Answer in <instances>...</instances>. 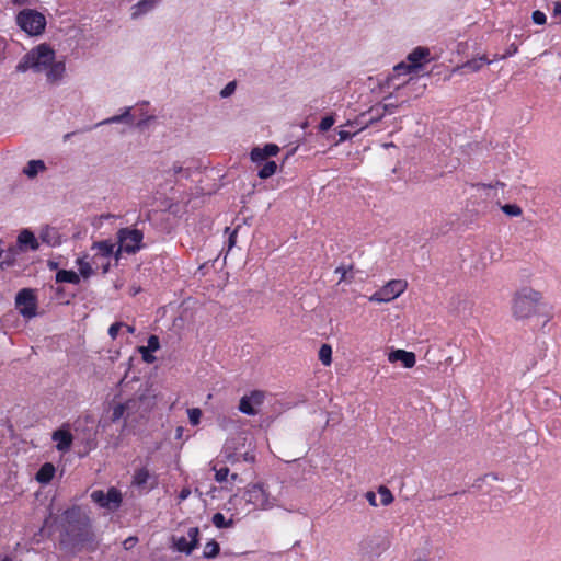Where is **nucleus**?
Wrapping results in <instances>:
<instances>
[{"instance_id":"48","label":"nucleus","mask_w":561,"mask_h":561,"mask_svg":"<svg viewBox=\"0 0 561 561\" xmlns=\"http://www.w3.org/2000/svg\"><path fill=\"white\" fill-rule=\"evenodd\" d=\"M516 51H517V46L515 44H512L510 49L506 51V54H503L501 56L495 55L493 60L505 59L508 56H512L513 54H515Z\"/></svg>"},{"instance_id":"41","label":"nucleus","mask_w":561,"mask_h":561,"mask_svg":"<svg viewBox=\"0 0 561 561\" xmlns=\"http://www.w3.org/2000/svg\"><path fill=\"white\" fill-rule=\"evenodd\" d=\"M334 117L333 116H325L321 119L320 124H319V130L320 131H327L329 130L333 124H334Z\"/></svg>"},{"instance_id":"34","label":"nucleus","mask_w":561,"mask_h":561,"mask_svg":"<svg viewBox=\"0 0 561 561\" xmlns=\"http://www.w3.org/2000/svg\"><path fill=\"white\" fill-rule=\"evenodd\" d=\"M412 71H414V69H411L409 64L401 62L393 68V75L390 78V80H393L394 78L400 77L401 75H409Z\"/></svg>"},{"instance_id":"24","label":"nucleus","mask_w":561,"mask_h":561,"mask_svg":"<svg viewBox=\"0 0 561 561\" xmlns=\"http://www.w3.org/2000/svg\"><path fill=\"white\" fill-rule=\"evenodd\" d=\"M57 283H69V284H79L80 277L73 271L60 270L56 274Z\"/></svg>"},{"instance_id":"11","label":"nucleus","mask_w":561,"mask_h":561,"mask_svg":"<svg viewBox=\"0 0 561 561\" xmlns=\"http://www.w3.org/2000/svg\"><path fill=\"white\" fill-rule=\"evenodd\" d=\"M15 302L23 317L32 318L36 314V298L31 289L20 290L16 295Z\"/></svg>"},{"instance_id":"16","label":"nucleus","mask_w":561,"mask_h":561,"mask_svg":"<svg viewBox=\"0 0 561 561\" xmlns=\"http://www.w3.org/2000/svg\"><path fill=\"white\" fill-rule=\"evenodd\" d=\"M390 363L401 362L404 368H412L416 363V357L413 352L404 350H394L388 354Z\"/></svg>"},{"instance_id":"21","label":"nucleus","mask_w":561,"mask_h":561,"mask_svg":"<svg viewBox=\"0 0 561 561\" xmlns=\"http://www.w3.org/2000/svg\"><path fill=\"white\" fill-rule=\"evenodd\" d=\"M55 472V466L51 462H45L36 472L35 480L41 484H48L53 480Z\"/></svg>"},{"instance_id":"19","label":"nucleus","mask_w":561,"mask_h":561,"mask_svg":"<svg viewBox=\"0 0 561 561\" xmlns=\"http://www.w3.org/2000/svg\"><path fill=\"white\" fill-rule=\"evenodd\" d=\"M428 56V48L419 46L408 55L407 59L411 69L417 70L422 66V60L426 59Z\"/></svg>"},{"instance_id":"6","label":"nucleus","mask_w":561,"mask_h":561,"mask_svg":"<svg viewBox=\"0 0 561 561\" xmlns=\"http://www.w3.org/2000/svg\"><path fill=\"white\" fill-rule=\"evenodd\" d=\"M389 547V537L382 533L368 535L359 542L360 554L369 561L380 557Z\"/></svg>"},{"instance_id":"37","label":"nucleus","mask_w":561,"mask_h":561,"mask_svg":"<svg viewBox=\"0 0 561 561\" xmlns=\"http://www.w3.org/2000/svg\"><path fill=\"white\" fill-rule=\"evenodd\" d=\"M213 470L215 471V480L219 483L227 480L229 476V468L228 467H221L219 469L216 468V465L213 466Z\"/></svg>"},{"instance_id":"59","label":"nucleus","mask_w":561,"mask_h":561,"mask_svg":"<svg viewBox=\"0 0 561 561\" xmlns=\"http://www.w3.org/2000/svg\"><path fill=\"white\" fill-rule=\"evenodd\" d=\"M151 118H152V117H148L147 119L140 121V122L137 124V126H138V127L144 126V125L146 124V122H147L148 119H151Z\"/></svg>"},{"instance_id":"1","label":"nucleus","mask_w":561,"mask_h":561,"mask_svg":"<svg viewBox=\"0 0 561 561\" xmlns=\"http://www.w3.org/2000/svg\"><path fill=\"white\" fill-rule=\"evenodd\" d=\"M15 70L35 73L44 72L49 83L59 82L66 72L65 61H56L55 50L46 43H42L28 50L18 62Z\"/></svg>"},{"instance_id":"4","label":"nucleus","mask_w":561,"mask_h":561,"mask_svg":"<svg viewBox=\"0 0 561 561\" xmlns=\"http://www.w3.org/2000/svg\"><path fill=\"white\" fill-rule=\"evenodd\" d=\"M243 500L251 505L253 510L267 511L277 504V499L272 496L263 483H252L247 485L243 492Z\"/></svg>"},{"instance_id":"28","label":"nucleus","mask_w":561,"mask_h":561,"mask_svg":"<svg viewBox=\"0 0 561 561\" xmlns=\"http://www.w3.org/2000/svg\"><path fill=\"white\" fill-rule=\"evenodd\" d=\"M277 171V164L275 161H267L263 164V167L260 169L257 175L260 179H268L272 175H274Z\"/></svg>"},{"instance_id":"56","label":"nucleus","mask_w":561,"mask_h":561,"mask_svg":"<svg viewBox=\"0 0 561 561\" xmlns=\"http://www.w3.org/2000/svg\"><path fill=\"white\" fill-rule=\"evenodd\" d=\"M236 239H237V230H233L230 236H229V239H228V243H229V248L231 249L234 243H236Z\"/></svg>"},{"instance_id":"10","label":"nucleus","mask_w":561,"mask_h":561,"mask_svg":"<svg viewBox=\"0 0 561 561\" xmlns=\"http://www.w3.org/2000/svg\"><path fill=\"white\" fill-rule=\"evenodd\" d=\"M91 499L101 507L110 511L117 510L122 504V493L118 489L112 486L105 493L102 490H96L91 493Z\"/></svg>"},{"instance_id":"52","label":"nucleus","mask_w":561,"mask_h":561,"mask_svg":"<svg viewBox=\"0 0 561 561\" xmlns=\"http://www.w3.org/2000/svg\"><path fill=\"white\" fill-rule=\"evenodd\" d=\"M383 108H385V112H387L389 114H393V113H396L398 105L392 104V103H387L383 105Z\"/></svg>"},{"instance_id":"40","label":"nucleus","mask_w":561,"mask_h":561,"mask_svg":"<svg viewBox=\"0 0 561 561\" xmlns=\"http://www.w3.org/2000/svg\"><path fill=\"white\" fill-rule=\"evenodd\" d=\"M146 351L156 352L160 348V341L157 335H150L147 341V345L144 346Z\"/></svg>"},{"instance_id":"30","label":"nucleus","mask_w":561,"mask_h":561,"mask_svg":"<svg viewBox=\"0 0 561 561\" xmlns=\"http://www.w3.org/2000/svg\"><path fill=\"white\" fill-rule=\"evenodd\" d=\"M319 359L325 366L332 362V348L329 344H323L319 350Z\"/></svg>"},{"instance_id":"54","label":"nucleus","mask_w":561,"mask_h":561,"mask_svg":"<svg viewBox=\"0 0 561 561\" xmlns=\"http://www.w3.org/2000/svg\"><path fill=\"white\" fill-rule=\"evenodd\" d=\"M553 16H561V1H557L553 4Z\"/></svg>"},{"instance_id":"12","label":"nucleus","mask_w":561,"mask_h":561,"mask_svg":"<svg viewBox=\"0 0 561 561\" xmlns=\"http://www.w3.org/2000/svg\"><path fill=\"white\" fill-rule=\"evenodd\" d=\"M114 247L115 244L108 240L95 242L93 244V249L96 250V253L93 257V263L98 265L99 261H101L103 273L108 271L111 257L114 253Z\"/></svg>"},{"instance_id":"33","label":"nucleus","mask_w":561,"mask_h":561,"mask_svg":"<svg viewBox=\"0 0 561 561\" xmlns=\"http://www.w3.org/2000/svg\"><path fill=\"white\" fill-rule=\"evenodd\" d=\"M502 211L512 217H518L523 214L522 208L516 204H505L501 207Z\"/></svg>"},{"instance_id":"23","label":"nucleus","mask_w":561,"mask_h":561,"mask_svg":"<svg viewBox=\"0 0 561 561\" xmlns=\"http://www.w3.org/2000/svg\"><path fill=\"white\" fill-rule=\"evenodd\" d=\"M46 169L43 160H30L23 172L28 178H35L39 172Z\"/></svg>"},{"instance_id":"9","label":"nucleus","mask_w":561,"mask_h":561,"mask_svg":"<svg viewBox=\"0 0 561 561\" xmlns=\"http://www.w3.org/2000/svg\"><path fill=\"white\" fill-rule=\"evenodd\" d=\"M171 542L174 550L187 556L191 554L199 542L198 527L188 528L186 536H172Z\"/></svg>"},{"instance_id":"15","label":"nucleus","mask_w":561,"mask_h":561,"mask_svg":"<svg viewBox=\"0 0 561 561\" xmlns=\"http://www.w3.org/2000/svg\"><path fill=\"white\" fill-rule=\"evenodd\" d=\"M51 439L56 443V449L66 454L71 449L73 443V435L69 430L68 424L61 425L59 428L51 433Z\"/></svg>"},{"instance_id":"64","label":"nucleus","mask_w":561,"mask_h":561,"mask_svg":"<svg viewBox=\"0 0 561 561\" xmlns=\"http://www.w3.org/2000/svg\"><path fill=\"white\" fill-rule=\"evenodd\" d=\"M70 136H71V134H66L65 139L67 140Z\"/></svg>"},{"instance_id":"44","label":"nucleus","mask_w":561,"mask_h":561,"mask_svg":"<svg viewBox=\"0 0 561 561\" xmlns=\"http://www.w3.org/2000/svg\"><path fill=\"white\" fill-rule=\"evenodd\" d=\"M124 323L123 322H114L110 328H108V335L115 340L118 335V332L119 330L123 328Z\"/></svg>"},{"instance_id":"62","label":"nucleus","mask_w":561,"mask_h":561,"mask_svg":"<svg viewBox=\"0 0 561 561\" xmlns=\"http://www.w3.org/2000/svg\"><path fill=\"white\" fill-rule=\"evenodd\" d=\"M237 479H238V473H232V474H231V480H233V481H234V480H237Z\"/></svg>"},{"instance_id":"17","label":"nucleus","mask_w":561,"mask_h":561,"mask_svg":"<svg viewBox=\"0 0 561 561\" xmlns=\"http://www.w3.org/2000/svg\"><path fill=\"white\" fill-rule=\"evenodd\" d=\"M18 248L21 251L32 250L36 251L39 248L38 240L34 236V233L28 229H23L16 239Z\"/></svg>"},{"instance_id":"45","label":"nucleus","mask_w":561,"mask_h":561,"mask_svg":"<svg viewBox=\"0 0 561 561\" xmlns=\"http://www.w3.org/2000/svg\"><path fill=\"white\" fill-rule=\"evenodd\" d=\"M236 90V82L231 81L220 91L221 98H228Z\"/></svg>"},{"instance_id":"46","label":"nucleus","mask_w":561,"mask_h":561,"mask_svg":"<svg viewBox=\"0 0 561 561\" xmlns=\"http://www.w3.org/2000/svg\"><path fill=\"white\" fill-rule=\"evenodd\" d=\"M139 353L141 354L142 360L148 364H151L156 360V357L151 355V351H146L144 346L139 347Z\"/></svg>"},{"instance_id":"22","label":"nucleus","mask_w":561,"mask_h":561,"mask_svg":"<svg viewBox=\"0 0 561 561\" xmlns=\"http://www.w3.org/2000/svg\"><path fill=\"white\" fill-rule=\"evenodd\" d=\"M493 60L488 59L485 55L480 56L478 58H472L461 66H459L457 70H467L469 72H478L484 65H490Z\"/></svg>"},{"instance_id":"7","label":"nucleus","mask_w":561,"mask_h":561,"mask_svg":"<svg viewBox=\"0 0 561 561\" xmlns=\"http://www.w3.org/2000/svg\"><path fill=\"white\" fill-rule=\"evenodd\" d=\"M118 250L116 256L121 252L134 254L142 248L144 233L135 228H121L117 233Z\"/></svg>"},{"instance_id":"51","label":"nucleus","mask_w":561,"mask_h":561,"mask_svg":"<svg viewBox=\"0 0 561 561\" xmlns=\"http://www.w3.org/2000/svg\"><path fill=\"white\" fill-rule=\"evenodd\" d=\"M14 5L23 7V5H32L36 2V0H11Z\"/></svg>"},{"instance_id":"63","label":"nucleus","mask_w":561,"mask_h":561,"mask_svg":"<svg viewBox=\"0 0 561 561\" xmlns=\"http://www.w3.org/2000/svg\"><path fill=\"white\" fill-rule=\"evenodd\" d=\"M49 266H50L51 268H56V267H57V264H56V263H53V262H49Z\"/></svg>"},{"instance_id":"43","label":"nucleus","mask_w":561,"mask_h":561,"mask_svg":"<svg viewBox=\"0 0 561 561\" xmlns=\"http://www.w3.org/2000/svg\"><path fill=\"white\" fill-rule=\"evenodd\" d=\"M262 151H264L266 158L276 156L279 151V148L275 144H267L262 148Z\"/></svg>"},{"instance_id":"27","label":"nucleus","mask_w":561,"mask_h":561,"mask_svg":"<svg viewBox=\"0 0 561 561\" xmlns=\"http://www.w3.org/2000/svg\"><path fill=\"white\" fill-rule=\"evenodd\" d=\"M219 543L213 539L206 542L203 551V557L206 559H214L219 554Z\"/></svg>"},{"instance_id":"18","label":"nucleus","mask_w":561,"mask_h":561,"mask_svg":"<svg viewBox=\"0 0 561 561\" xmlns=\"http://www.w3.org/2000/svg\"><path fill=\"white\" fill-rule=\"evenodd\" d=\"M159 5V0H140L130 8V16L138 20L142 15L153 11Z\"/></svg>"},{"instance_id":"60","label":"nucleus","mask_w":561,"mask_h":561,"mask_svg":"<svg viewBox=\"0 0 561 561\" xmlns=\"http://www.w3.org/2000/svg\"><path fill=\"white\" fill-rule=\"evenodd\" d=\"M3 240L0 239V257L3 255L4 250L2 249Z\"/></svg>"},{"instance_id":"50","label":"nucleus","mask_w":561,"mask_h":561,"mask_svg":"<svg viewBox=\"0 0 561 561\" xmlns=\"http://www.w3.org/2000/svg\"><path fill=\"white\" fill-rule=\"evenodd\" d=\"M365 497L366 500L368 501V503L371 505V506H377V499H376V494L373 492V491H368L366 494H365Z\"/></svg>"},{"instance_id":"31","label":"nucleus","mask_w":561,"mask_h":561,"mask_svg":"<svg viewBox=\"0 0 561 561\" xmlns=\"http://www.w3.org/2000/svg\"><path fill=\"white\" fill-rule=\"evenodd\" d=\"M378 494L380 496V503L383 506L391 504L394 500L391 491L385 485L378 488Z\"/></svg>"},{"instance_id":"8","label":"nucleus","mask_w":561,"mask_h":561,"mask_svg":"<svg viewBox=\"0 0 561 561\" xmlns=\"http://www.w3.org/2000/svg\"><path fill=\"white\" fill-rule=\"evenodd\" d=\"M408 287V283L404 279H391L380 289L375 291L370 297L371 302H390L398 298Z\"/></svg>"},{"instance_id":"35","label":"nucleus","mask_w":561,"mask_h":561,"mask_svg":"<svg viewBox=\"0 0 561 561\" xmlns=\"http://www.w3.org/2000/svg\"><path fill=\"white\" fill-rule=\"evenodd\" d=\"M121 419H126V413L122 403H117L112 409L111 420L112 422H117Z\"/></svg>"},{"instance_id":"26","label":"nucleus","mask_w":561,"mask_h":561,"mask_svg":"<svg viewBox=\"0 0 561 561\" xmlns=\"http://www.w3.org/2000/svg\"><path fill=\"white\" fill-rule=\"evenodd\" d=\"M4 259L0 262V268L9 267L14 265L18 255V248L10 247L3 252Z\"/></svg>"},{"instance_id":"38","label":"nucleus","mask_w":561,"mask_h":561,"mask_svg":"<svg viewBox=\"0 0 561 561\" xmlns=\"http://www.w3.org/2000/svg\"><path fill=\"white\" fill-rule=\"evenodd\" d=\"M250 157H251V160L255 163H261L267 159L264 151H262V148H260V147L253 148L250 153Z\"/></svg>"},{"instance_id":"14","label":"nucleus","mask_w":561,"mask_h":561,"mask_svg":"<svg viewBox=\"0 0 561 561\" xmlns=\"http://www.w3.org/2000/svg\"><path fill=\"white\" fill-rule=\"evenodd\" d=\"M265 393L260 390L252 391L249 396H243L239 402V410L247 415L257 414L256 407L263 404Z\"/></svg>"},{"instance_id":"5","label":"nucleus","mask_w":561,"mask_h":561,"mask_svg":"<svg viewBox=\"0 0 561 561\" xmlns=\"http://www.w3.org/2000/svg\"><path fill=\"white\" fill-rule=\"evenodd\" d=\"M16 25L30 36H39L45 32L46 18L34 9H24L15 16Z\"/></svg>"},{"instance_id":"55","label":"nucleus","mask_w":561,"mask_h":561,"mask_svg":"<svg viewBox=\"0 0 561 561\" xmlns=\"http://www.w3.org/2000/svg\"><path fill=\"white\" fill-rule=\"evenodd\" d=\"M190 494H191V490L190 489H186V488L182 489L180 494H179V499L181 501H184V500H186L190 496Z\"/></svg>"},{"instance_id":"58","label":"nucleus","mask_w":561,"mask_h":561,"mask_svg":"<svg viewBox=\"0 0 561 561\" xmlns=\"http://www.w3.org/2000/svg\"><path fill=\"white\" fill-rule=\"evenodd\" d=\"M126 328V331L130 334H134L135 333V328L133 325H128V324H125L124 325Z\"/></svg>"},{"instance_id":"29","label":"nucleus","mask_w":561,"mask_h":561,"mask_svg":"<svg viewBox=\"0 0 561 561\" xmlns=\"http://www.w3.org/2000/svg\"><path fill=\"white\" fill-rule=\"evenodd\" d=\"M131 118L133 117L130 115V107H126L121 115H115L110 118H106L103 122L99 123L98 126L105 125V124H115V123H121V122H127V121L129 122V121H131Z\"/></svg>"},{"instance_id":"2","label":"nucleus","mask_w":561,"mask_h":561,"mask_svg":"<svg viewBox=\"0 0 561 561\" xmlns=\"http://www.w3.org/2000/svg\"><path fill=\"white\" fill-rule=\"evenodd\" d=\"M545 306L541 291L531 287H523L513 296L512 313L515 319L525 320L539 314Z\"/></svg>"},{"instance_id":"39","label":"nucleus","mask_w":561,"mask_h":561,"mask_svg":"<svg viewBox=\"0 0 561 561\" xmlns=\"http://www.w3.org/2000/svg\"><path fill=\"white\" fill-rule=\"evenodd\" d=\"M79 272L84 277L88 278L92 274V267L89 262H85L82 259L78 260Z\"/></svg>"},{"instance_id":"20","label":"nucleus","mask_w":561,"mask_h":561,"mask_svg":"<svg viewBox=\"0 0 561 561\" xmlns=\"http://www.w3.org/2000/svg\"><path fill=\"white\" fill-rule=\"evenodd\" d=\"M39 239L49 247H57L61 243V237L58 230L48 226L41 230Z\"/></svg>"},{"instance_id":"53","label":"nucleus","mask_w":561,"mask_h":561,"mask_svg":"<svg viewBox=\"0 0 561 561\" xmlns=\"http://www.w3.org/2000/svg\"><path fill=\"white\" fill-rule=\"evenodd\" d=\"M352 136H353V134H351L347 130H340L339 131L340 141H345V140L352 138Z\"/></svg>"},{"instance_id":"36","label":"nucleus","mask_w":561,"mask_h":561,"mask_svg":"<svg viewBox=\"0 0 561 561\" xmlns=\"http://www.w3.org/2000/svg\"><path fill=\"white\" fill-rule=\"evenodd\" d=\"M187 415H188V420H190V423L192 425H198L199 422H201V417H202V411L201 409L198 408H191L187 410Z\"/></svg>"},{"instance_id":"32","label":"nucleus","mask_w":561,"mask_h":561,"mask_svg":"<svg viewBox=\"0 0 561 561\" xmlns=\"http://www.w3.org/2000/svg\"><path fill=\"white\" fill-rule=\"evenodd\" d=\"M211 522L217 528H227V527H231L233 525V520L232 519L227 520L222 513L214 514Z\"/></svg>"},{"instance_id":"25","label":"nucleus","mask_w":561,"mask_h":561,"mask_svg":"<svg viewBox=\"0 0 561 561\" xmlns=\"http://www.w3.org/2000/svg\"><path fill=\"white\" fill-rule=\"evenodd\" d=\"M144 394H140L137 398H130L122 403L125 409L126 419L137 413L139 410L140 401L144 399Z\"/></svg>"},{"instance_id":"42","label":"nucleus","mask_w":561,"mask_h":561,"mask_svg":"<svg viewBox=\"0 0 561 561\" xmlns=\"http://www.w3.org/2000/svg\"><path fill=\"white\" fill-rule=\"evenodd\" d=\"M531 20L537 25H543L547 21V16L542 11L536 10L531 14Z\"/></svg>"},{"instance_id":"47","label":"nucleus","mask_w":561,"mask_h":561,"mask_svg":"<svg viewBox=\"0 0 561 561\" xmlns=\"http://www.w3.org/2000/svg\"><path fill=\"white\" fill-rule=\"evenodd\" d=\"M137 542H138V538L131 536V537L126 538L123 541V547H124V549L129 550V549L134 548Z\"/></svg>"},{"instance_id":"57","label":"nucleus","mask_w":561,"mask_h":561,"mask_svg":"<svg viewBox=\"0 0 561 561\" xmlns=\"http://www.w3.org/2000/svg\"><path fill=\"white\" fill-rule=\"evenodd\" d=\"M171 171L174 175L180 174L183 171V167L179 163H174L171 168Z\"/></svg>"},{"instance_id":"13","label":"nucleus","mask_w":561,"mask_h":561,"mask_svg":"<svg viewBox=\"0 0 561 561\" xmlns=\"http://www.w3.org/2000/svg\"><path fill=\"white\" fill-rule=\"evenodd\" d=\"M157 477L151 474L146 467L135 470L131 479V485L139 491L149 492L157 485Z\"/></svg>"},{"instance_id":"61","label":"nucleus","mask_w":561,"mask_h":561,"mask_svg":"<svg viewBox=\"0 0 561 561\" xmlns=\"http://www.w3.org/2000/svg\"><path fill=\"white\" fill-rule=\"evenodd\" d=\"M0 561H12V559L9 556H4L0 558Z\"/></svg>"},{"instance_id":"3","label":"nucleus","mask_w":561,"mask_h":561,"mask_svg":"<svg viewBox=\"0 0 561 561\" xmlns=\"http://www.w3.org/2000/svg\"><path fill=\"white\" fill-rule=\"evenodd\" d=\"M62 530L72 543H82L90 536V519L79 506L68 508L62 514Z\"/></svg>"},{"instance_id":"49","label":"nucleus","mask_w":561,"mask_h":561,"mask_svg":"<svg viewBox=\"0 0 561 561\" xmlns=\"http://www.w3.org/2000/svg\"><path fill=\"white\" fill-rule=\"evenodd\" d=\"M334 272L335 274H340L339 283L347 280V268L345 266H339Z\"/></svg>"}]
</instances>
